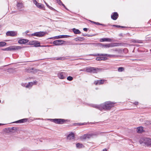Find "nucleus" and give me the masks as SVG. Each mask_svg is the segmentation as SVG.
Masks as SVG:
<instances>
[{
    "instance_id": "f257e3e1",
    "label": "nucleus",
    "mask_w": 151,
    "mask_h": 151,
    "mask_svg": "<svg viewBox=\"0 0 151 151\" xmlns=\"http://www.w3.org/2000/svg\"><path fill=\"white\" fill-rule=\"evenodd\" d=\"M115 103V102L108 101L100 105L92 104L91 105V106L101 111H102L103 109L106 110H110L111 108L114 106V105Z\"/></svg>"
},
{
    "instance_id": "f03ea898",
    "label": "nucleus",
    "mask_w": 151,
    "mask_h": 151,
    "mask_svg": "<svg viewBox=\"0 0 151 151\" xmlns=\"http://www.w3.org/2000/svg\"><path fill=\"white\" fill-rule=\"evenodd\" d=\"M139 142L144 146L151 147V139L150 138H142L139 140Z\"/></svg>"
},
{
    "instance_id": "7ed1b4c3",
    "label": "nucleus",
    "mask_w": 151,
    "mask_h": 151,
    "mask_svg": "<svg viewBox=\"0 0 151 151\" xmlns=\"http://www.w3.org/2000/svg\"><path fill=\"white\" fill-rule=\"evenodd\" d=\"M101 69L93 67H89L86 68V70L88 72L97 73L101 70Z\"/></svg>"
},
{
    "instance_id": "20e7f679",
    "label": "nucleus",
    "mask_w": 151,
    "mask_h": 151,
    "mask_svg": "<svg viewBox=\"0 0 151 151\" xmlns=\"http://www.w3.org/2000/svg\"><path fill=\"white\" fill-rule=\"evenodd\" d=\"M98 134H99V133L98 132H96L94 133H92L90 134H85L81 136L80 138L81 140L85 139H87L90 138L93 136H96Z\"/></svg>"
},
{
    "instance_id": "39448f33",
    "label": "nucleus",
    "mask_w": 151,
    "mask_h": 151,
    "mask_svg": "<svg viewBox=\"0 0 151 151\" xmlns=\"http://www.w3.org/2000/svg\"><path fill=\"white\" fill-rule=\"evenodd\" d=\"M22 47L19 46H11L8 47L3 49V50L12 51L14 50H18L21 49Z\"/></svg>"
},
{
    "instance_id": "423d86ee",
    "label": "nucleus",
    "mask_w": 151,
    "mask_h": 151,
    "mask_svg": "<svg viewBox=\"0 0 151 151\" xmlns=\"http://www.w3.org/2000/svg\"><path fill=\"white\" fill-rule=\"evenodd\" d=\"M52 122L58 124H62L66 121V120L61 119H50Z\"/></svg>"
},
{
    "instance_id": "0eeeda50",
    "label": "nucleus",
    "mask_w": 151,
    "mask_h": 151,
    "mask_svg": "<svg viewBox=\"0 0 151 151\" xmlns=\"http://www.w3.org/2000/svg\"><path fill=\"white\" fill-rule=\"evenodd\" d=\"M115 44H116L110 43L104 45L102 43H99L98 44V45L100 47H103L107 48L110 47H112L116 46V45H115Z\"/></svg>"
},
{
    "instance_id": "6e6552de",
    "label": "nucleus",
    "mask_w": 151,
    "mask_h": 151,
    "mask_svg": "<svg viewBox=\"0 0 151 151\" xmlns=\"http://www.w3.org/2000/svg\"><path fill=\"white\" fill-rule=\"evenodd\" d=\"M47 33L45 32H36L32 34V36H36L37 37H41L44 36Z\"/></svg>"
},
{
    "instance_id": "1a4fd4ad",
    "label": "nucleus",
    "mask_w": 151,
    "mask_h": 151,
    "mask_svg": "<svg viewBox=\"0 0 151 151\" xmlns=\"http://www.w3.org/2000/svg\"><path fill=\"white\" fill-rule=\"evenodd\" d=\"M67 76L66 73L63 72H60L58 74V77L61 79H63L65 78Z\"/></svg>"
},
{
    "instance_id": "9d476101",
    "label": "nucleus",
    "mask_w": 151,
    "mask_h": 151,
    "mask_svg": "<svg viewBox=\"0 0 151 151\" xmlns=\"http://www.w3.org/2000/svg\"><path fill=\"white\" fill-rule=\"evenodd\" d=\"M17 32L14 31H9L6 32V35L7 36L14 37L17 36Z\"/></svg>"
},
{
    "instance_id": "9b49d317",
    "label": "nucleus",
    "mask_w": 151,
    "mask_h": 151,
    "mask_svg": "<svg viewBox=\"0 0 151 151\" xmlns=\"http://www.w3.org/2000/svg\"><path fill=\"white\" fill-rule=\"evenodd\" d=\"M90 55H92L95 56H106L108 57H114L115 56L114 55H108L107 54H91Z\"/></svg>"
},
{
    "instance_id": "f8f14e48",
    "label": "nucleus",
    "mask_w": 151,
    "mask_h": 151,
    "mask_svg": "<svg viewBox=\"0 0 151 151\" xmlns=\"http://www.w3.org/2000/svg\"><path fill=\"white\" fill-rule=\"evenodd\" d=\"M28 44L30 45H35L34 46L37 47L40 46V43L36 41H31L29 42Z\"/></svg>"
},
{
    "instance_id": "ddd939ff",
    "label": "nucleus",
    "mask_w": 151,
    "mask_h": 151,
    "mask_svg": "<svg viewBox=\"0 0 151 151\" xmlns=\"http://www.w3.org/2000/svg\"><path fill=\"white\" fill-rule=\"evenodd\" d=\"M64 41L60 40H59L54 41L53 43L55 45H59L63 43Z\"/></svg>"
},
{
    "instance_id": "4468645a",
    "label": "nucleus",
    "mask_w": 151,
    "mask_h": 151,
    "mask_svg": "<svg viewBox=\"0 0 151 151\" xmlns=\"http://www.w3.org/2000/svg\"><path fill=\"white\" fill-rule=\"evenodd\" d=\"M34 4L36 6L40 9H43L44 8V5L37 2L36 0L34 1Z\"/></svg>"
},
{
    "instance_id": "2eb2a0df",
    "label": "nucleus",
    "mask_w": 151,
    "mask_h": 151,
    "mask_svg": "<svg viewBox=\"0 0 151 151\" xmlns=\"http://www.w3.org/2000/svg\"><path fill=\"white\" fill-rule=\"evenodd\" d=\"M106 80L105 79H102L97 81H96L94 82V83L96 85H101L103 84L104 82L106 81Z\"/></svg>"
},
{
    "instance_id": "dca6fc26",
    "label": "nucleus",
    "mask_w": 151,
    "mask_h": 151,
    "mask_svg": "<svg viewBox=\"0 0 151 151\" xmlns=\"http://www.w3.org/2000/svg\"><path fill=\"white\" fill-rule=\"evenodd\" d=\"M29 40L26 39H20L18 40V43L20 44H25L27 43Z\"/></svg>"
},
{
    "instance_id": "f3484780",
    "label": "nucleus",
    "mask_w": 151,
    "mask_h": 151,
    "mask_svg": "<svg viewBox=\"0 0 151 151\" xmlns=\"http://www.w3.org/2000/svg\"><path fill=\"white\" fill-rule=\"evenodd\" d=\"M37 83V82L36 81L29 82L28 84L26 85V87L27 88H30L34 84L35 85Z\"/></svg>"
},
{
    "instance_id": "a211bd4d",
    "label": "nucleus",
    "mask_w": 151,
    "mask_h": 151,
    "mask_svg": "<svg viewBox=\"0 0 151 151\" xmlns=\"http://www.w3.org/2000/svg\"><path fill=\"white\" fill-rule=\"evenodd\" d=\"M118 16V14L117 12H114L111 16V18L114 20L117 19Z\"/></svg>"
},
{
    "instance_id": "6ab92c4d",
    "label": "nucleus",
    "mask_w": 151,
    "mask_h": 151,
    "mask_svg": "<svg viewBox=\"0 0 151 151\" xmlns=\"http://www.w3.org/2000/svg\"><path fill=\"white\" fill-rule=\"evenodd\" d=\"M67 138L69 139H74V134L73 132H71L67 136Z\"/></svg>"
},
{
    "instance_id": "aec40b11",
    "label": "nucleus",
    "mask_w": 151,
    "mask_h": 151,
    "mask_svg": "<svg viewBox=\"0 0 151 151\" xmlns=\"http://www.w3.org/2000/svg\"><path fill=\"white\" fill-rule=\"evenodd\" d=\"M143 128L142 127H139L137 128V132L138 133H141L143 131Z\"/></svg>"
},
{
    "instance_id": "412c9836",
    "label": "nucleus",
    "mask_w": 151,
    "mask_h": 151,
    "mask_svg": "<svg viewBox=\"0 0 151 151\" xmlns=\"http://www.w3.org/2000/svg\"><path fill=\"white\" fill-rule=\"evenodd\" d=\"M107 58H106L104 57H97L96 58V60L98 61L99 60H106Z\"/></svg>"
},
{
    "instance_id": "4be33fe9",
    "label": "nucleus",
    "mask_w": 151,
    "mask_h": 151,
    "mask_svg": "<svg viewBox=\"0 0 151 151\" xmlns=\"http://www.w3.org/2000/svg\"><path fill=\"white\" fill-rule=\"evenodd\" d=\"M72 30L73 32L75 34H80L81 33V32L78 29L73 28Z\"/></svg>"
},
{
    "instance_id": "5701e85b",
    "label": "nucleus",
    "mask_w": 151,
    "mask_h": 151,
    "mask_svg": "<svg viewBox=\"0 0 151 151\" xmlns=\"http://www.w3.org/2000/svg\"><path fill=\"white\" fill-rule=\"evenodd\" d=\"M27 119H23L17 121V122L18 123H22L27 122Z\"/></svg>"
},
{
    "instance_id": "b1692460",
    "label": "nucleus",
    "mask_w": 151,
    "mask_h": 151,
    "mask_svg": "<svg viewBox=\"0 0 151 151\" xmlns=\"http://www.w3.org/2000/svg\"><path fill=\"white\" fill-rule=\"evenodd\" d=\"M131 42L133 43H142V42L141 40H131Z\"/></svg>"
},
{
    "instance_id": "393cba45",
    "label": "nucleus",
    "mask_w": 151,
    "mask_h": 151,
    "mask_svg": "<svg viewBox=\"0 0 151 151\" xmlns=\"http://www.w3.org/2000/svg\"><path fill=\"white\" fill-rule=\"evenodd\" d=\"M84 40V38L83 37H78L76 38L75 39L76 41H82Z\"/></svg>"
},
{
    "instance_id": "a878e982",
    "label": "nucleus",
    "mask_w": 151,
    "mask_h": 151,
    "mask_svg": "<svg viewBox=\"0 0 151 151\" xmlns=\"http://www.w3.org/2000/svg\"><path fill=\"white\" fill-rule=\"evenodd\" d=\"M76 146L77 148H80L83 147V145L81 144L78 143L76 144Z\"/></svg>"
},
{
    "instance_id": "bb28decb",
    "label": "nucleus",
    "mask_w": 151,
    "mask_h": 151,
    "mask_svg": "<svg viewBox=\"0 0 151 151\" xmlns=\"http://www.w3.org/2000/svg\"><path fill=\"white\" fill-rule=\"evenodd\" d=\"M101 41H110L111 39L109 38H102L101 39Z\"/></svg>"
},
{
    "instance_id": "cd10ccee",
    "label": "nucleus",
    "mask_w": 151,
    "mask_h": 151,
    "mask_svg": "<svg viewBox=\"0 0 151 151\" xmlns=\"http://www.w3.org/2000/svg\"><path fill=\"white\" fill-rule=\"evenodd\" d=\"M6 44V43L4 42H0V47H3L5 46Z\"/></svg>"
},
{
    "instance_id": "c85d7f7f",
    "label": "nucleus",
    "mask_w": 151,
    "mask_h": 151,
    "mask_svg": "<svg viewBox=\"0 0 151 151\" xmlns=\"http://www.w3.org/2000/svg\"><path fill=\"white\" fill-rule=\"evenodd\" d=\"M68 36L66 35H60L57 36V38H63L65 37H66Z\"/></svg>"
},
{
    "instance_id": "c756f323",
    "label": "nucleus",
    "mask_w": 151,
    "mask_h": 151,
    "mask_svg": "<svg viewBox=\"0 0 151 151\" xmlns=\"http://www.w3.org/2000/svg\"><path fill=\"white\" fill-rule=\"evenodd\" d=\"M17 6L19 8H21L22 7L23 5L21 3H18L17 4Z\"/></svg>"
},
{
    "instance_id": "7c9ffc66",
    "label": "nucleus",
    "mask_w": 151,
    "mask_h": 151,
    "mask_svg": "<svg viewBox=\"0 0 151 151\" xmlns=\"http://www.w3.org/2000/svg\"><path fill=\"white\" fill-rule=\"evenodd\" d=\"M124 70V68L122 67H120L118 68V71L120 72H122Z\"/></svg>"
},
{
    "instance_id": "2f4dec72",
    "label": "nucleus",
    "mask_w": 151,
    "mask_h": 151,
    "mask_svg": "<svg viewBox=\"0 0 151 151\" xmlns=\"http://www.w3.org/2000/svg\"><path fill=\"white\" fill-rule=\"evenodd\" d=\"M151 124V122L149 121H146L145 122V124L146 125H149Z\"/></svg>"
},
{
    "instance_id": "473e14b6",
    "label": "nucleus",
    "mask_w": 151,
    "mask_h": 151,
    "mask_svg": "<svg viewBox=\"0 0 151 151\" xmlns=\"http://www.w3.org/2000/svg\"><path fill=\"white\" fill-rule=\"evenodd\" d=\"M67 79L68 80L71 81L73 79V78L72 77L69 76L67 77Z\"/></svg>"
},
{
    "instance_id": "72a5a7b5",
    "label": "nucleus",
    "mask_w": 151,
    "mask_h": 151,
    "mask_svg": "<svg viewBox=\"0 0 151 151\" xmlns=\"http://www.w3.org/2000/svg\"><path fill=\"white\" fill-rule=\"evenodd\" d=\"M113 26L115 27H122V28H125V27L120 26L117 25H113Z\"/></svg>"
},
{
    "instance_id": "f704fd0d",
    "label": "nucleus",
    "mask_w": 151,
    "mask_h": 151,
    "mask_svg": "<svg viewBox=\"0 0 151 151\" xmlns=\"http://www.w3.org/2000/svg\"><path fill=\"white\" fill-rule=\"evenodd\" d=\"M57 1V2L58 3V4L60 5H61L62 4V2L60 0H56Z\"/></svg>"
},
{
    "instance_id": "c9c22d12",
    "label": "nucleus",
    "mask_w": 151,
    "mask_h": 151,
    "mask_svg": "<svg viewBox=\"0 0 151 151\" xmlns=\"http://www.w3.org/2000/svg\"><path fill=\"white\" fill-rule=\"evenodd\" d=\"M96 24H97V25H102V26H105V25L104 24H100L99 22H96Z\"/></svg>"
},
{
    "instance_id": "e433bc0d",
    "label": "nucleus",
    "mask_w": 151,
    "mask_h": 151,
    "mask_svg": "<svg viewBox=\"0 0 151 151\" xmlns=\"http://www.w3.org/2000/svg\"><path fill=\"white\" fill-rule=\"evenodd\" d=\"M63 58L60 57V58H57L56 60H63Z\"/></svg>"
},
{
    "instance_id": "4c0bfd02",
    "label": "nucleus",
    "mask_w": 151,
    "mask_h": 151,
    "mask_svg": "<svg viewBox=\"0 0 151 151\" xmlns=\"http://www.w3.org/2000/svg\"><path fill=\"white\" fill-rule=\"evenodd\" d=\"M50 46H50V45H45V46H44V45H40V46H38L37 47H50Z\"/></svg>"
},
{
    "instance_id": "58836bf2",
    "label": "nucleus",
    "mask_w": 151,
    "mask_h": 151,
    "mask_svg": "<svg viewBox=\"0 0 151 151\" xmlns=\"http://www.w3.org/2000/svg\"><path fill=\"white\" fill-rule=\"evenodd\" d=\"M48 8L49 9H50L52 10H55V9L53 8L52 7H51L50 6Z\"/></svg>"
},
{
    "instance_id": "ea45409f",
    "label": "nucleus",
    "mask_w": 151,
    "mask_h": 151,
    "mask_svg": "<svg viewBox=\"0 0 151 151\" xmlns=\"http://www.w3.org/2000/svg\"><path fill=\"white\" fill-rule=\"evenodd\" d=\"M138 104V102H135L134 103V104L136 105H137Z\"/></svg>"
},
{
    "instance_id": "a19ab883",
    "label": "nucleus",
    "mask_w": 151,
    "mask_h": 151,
    "mask_svg": "<svg viewBox=\"0 0 151 151\" xmlns=\"http://www.w3.org/2000/svg\"><path fill=\"white\" fill-rule=\"evenodd\" d=\"M83 30L84 31H87V29L86 28H84Z\"/></svg>"
},
{
    "instance_id": "79ce46f5",
    "label": "nucleus",
    "mask_w": 151,
    "mask_h": 151,
    "mask_svg": "<svg viewBox=\"0 0 151 151\" xmlns=\"http://www.w3.org/2000/svg\"><path fill=\"white\" fill-rule=\"evenodd\" d=\"M45 4H46V6H47V7L48 8L50 6L47 4V3H46V2H45Z\"/></svg>"
},
{
    "instance_id": "37998d69",
    "label": "nucleus",
    "mask_w": 151,
    "mask_h": 151,
    "mask_svg": "<svg viewBox=\"0 0 151 151\" xmlns=\"http://www.w3.org/2000/svg\"><path fill=\"white\" fill-rule=\"evenodd\" d=\"M62 6H63V7H65L66 9H67L66 8L65 6V5H64L63 3H62Z\"/></svg>"
},
{
    "instance_id": "c03bdc74",
    "label": "nucleus",
    "mask_w": 151,
    "mask_h": 151,
    "mask_svg": "<svg viewBox=\"0 0 151 151\" xmlns=\"http://www.w3.org/2000/svg\"><path fill=\"white\" fill-rule=\"evenodd\" d=\"M62 6H63V7H65L66 9H67L66 8L65 6V5H64L63 3H62Z\"/></svg>"
},
{
    "instance_id": "a18cd8bd",
    "label": "nucleus",
    "mask_w": 151,
    "mask_h": 151,
    "mask_svg": "<svg viewBox=\"0 0 151 151\" xmlns=\"http://www.w3.org/2000/svg\"><path fill=\"white\" fill-rule=\"evenodd\" d=\"M90 21L91 22H92V23H93L96 24V22H93V21H91V20H90Z\"/></svg>"
},
{
    "instance_id": "49530a36",
    "label": "nucleus",
    "mask_w": 151,
    "mask_h": 151,
    "mask_svg": "<svg viewBox=\"0 0 151 151\" xmlns=\"http://www.w3.org/2000/svg\"><path fill=\"white\" fill-rule=\"evenodd\" d=\"M83 35V36H88V37L89 36L88 35Z\"/></svg>"
},
{
    "instance_id": "de8ad7c7",
    "label": "nucleus",
    "mask_w": 151,
    "mask_h": 151,
    "mask_svg": "<svg viewBox=\"0 0 151 151\" xmlns=\"http://www.w3.org/2000/svg\"><path fill=\"white\" fill-rule=\"evenodd\" d=\"M107 150L106 149H104L103 150V151H107Z\"/></svg>"
},
{
    "instance_id": "09e8293b",
    "label": "nucleus",
    "mask_w": 151,
    "mask_h": 151,
    "mask_svg": "<svg viewBox=\"0 0 151 151\" xmlns=\"http://www.w3.org/2000/svg\"><path fill=\"white\" fill-rule=\"evenodd\" d=\"M92 44L94 45L95 46L97 45V44H96L93 43Z\"/></svg>"
},
{
    "instance_id": "8fccbe9b",
    "label": "nucleus",
    "mask_w": 151,
    "mask_h": 151,
    "mask_svg": "<svg viewBox=\"0 0 151 151\" xmlns=\"http://www.w3.org/2000/svg\"><path fill=\"white\" fill-rule=\"evenodd\" d=\"M83 124H78V125H83Z\"/></svg>"
},
{
    "instance_id": "3c124183",
    "label": "nucleus",
    "mask_w": 151,
    "mask_h": 151,
    "mask_svg": "<svg viewBox=\"0 0 151 151\" xmlns=\"http://www.w3.org/2000/svg\"><path fill=\"white\" fill-rule=\"evenodd\" d=\"M52 37L49 38V39H52Z\"/></svg>"
},
{
    "instance_id": "603ef678",
    "label": "nucleus",
    "mask_w": 151,
    "mask_h": 151,
    "mask_svg": "<svg viewBox=\"0 0 151 151\" xmlns=\"http://www.w3.org/2000/svg\"><path fill=\"white\" fill-rule=\"evenodd\" d=\"M80 44V45H82V44H83V43H81V44Z\"/></svg>"
},
{
    "instance_id": "864d4df0",
    "label": "nucleus",
    "mask_w": 151,
    "mask_h": 151,
    "mask_svg": "<svg viewBox=\"0 0 151 151\" xmlns=\"http://www.w3.org/2000/svg\"><path fill=\"white\" fill-rule=\"evenodd\" d=\"M82 70H80V71H82Z\"/></svg>"
},
{
    "instance_id": "5fc2aeb1",
    "label": "nucleus",
    "mask_w": 151,
    "mask_h": 151,
    "mask_svg": "<svg viewBox=\"0 0 151 151\" xmlns=\"http://www.w3.org/2000/svg\"><path fill=\"white\" fill-rule=\"evenodd\" d=\"M1 124L0 123V125H1Z\"/></svg>"
},
{
    "instance_id": "6e6d98bb",
    "label": "nucleus",
    "mask_w": 151,
    "mask_h": 151,
    "mask_svg": "<svg viewBox=\"0 0 151 151\" xmlns=\"http://www.w3.org/2000/svg\"><path fill=\"white\" fill-rule=\"evenodd\" d=\"M1 102V100H0V102Z\"/></svg>"
},
{
    "instance_id": "4d7b16f0",
    "label": "nucleus",
    "mask_w": 151,
    "mask_h": 151,
    "mask_svg": "<svg viewBox=\"0 0 151 151\" xmlns=\"http://www.w3.org/2000/svg\"><path fill=\"white\" fill-rule=\"evenodd\" d=\"M86 44H89L87 43Z\"/></svg>"
},
{
    "instance_id": "13d9d810",
    "label": "nucleus",
    "mask_w": 151,
    "mask_h": 151,
    "mask_svg": "<svg viewBox=\"0 0 151 151\" xmlns=\"http://www.w3.org/2000/svg\"><path fill=\"white\" fill-rule=\"evenodd\" d=\"M1 69V68H0V69Z\"/></svg>"
}]
</instances>
